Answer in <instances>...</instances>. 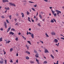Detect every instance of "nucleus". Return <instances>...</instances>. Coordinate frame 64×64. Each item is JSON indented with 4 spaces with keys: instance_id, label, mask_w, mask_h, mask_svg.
<instances>
[{
    "instance_id": "1",
    "label": "nucleus",
    "mask_w": 64,
    "mask_h": 64,
    "mask_svg": "<svg viewBox=\"0 0 64 64\" xmlns=\"http://www.w3.org/2000/svg\"><path fill=\"white\" fill-rule=\"evenodd\" d=\"M55 11L56 12H57V15H58L60 13H61V12L58 10H56Z\"/></svg>"
},
{
    "instance_id": "2",
    "label": "nucleus",
    "mask_w": 64,
    "mask_h": 64,
    "mask_svg": "<svg viewBox=\"0 0 64 64\" xmlns=\"http://www.w3.org/2000/svg\"><path fill=\"white\" fill-rule=\"evenodd\" d=\"M9 4H10V5H11L12 6H16V5H15L12 2H10L9 3Z\"/></svg>"
},
{
    "instance_id": "3",
    "label": "nucleus",
    "mask_w": 64,
    "mask_h": 64,
    "mask_svg": "<svg viewBox=\"0 0 64 64\" xmlns=\"http://www.w3.org/2000/svg\"><path fill=\"white\" fill-rule=\"evenodd\" d=\"M44 53H49V51L48 50H47V49H45L44 50Z\"/></svg>"
},
{
    "instance_id": "4",
    "label": "nucleus",
    "mask_w": 64,
    "mask_h": 64,
    "mask_svg": "<svg viewBox=\"0 0 64 64\" xmlns=\"http://www.w3.org/2000/svg\"><path fill=\"white\" fill-rule=\"evenodd\" d=\"M58 40L56 39H55L54 40V42H55V43H56L58 42Z\"/></svg>"
},
{
    "instance_id": "5",
    "label": "nucleus",
    "mask_w": 64,
    "mask_h": 64,
    "mask_svg": "<svg viewBox=\"0 0 64 64\" xmlns=\"http://www.w3.org/2000/svg\"><path fill=\"white\" fill-rule=\"evenodd\" d=\"M2 1L3 3H5L6 2H8V0H2Z\"/></svg>"
},
{
    "instance_id": "6",
    "label": "nucleus",
    "mask_w": 64,
    "mask_h": 64,
    "mask_svg": "<svg viewBox=\"0 0 64 64\" xmlns=\"http://www.w3.org/2000/svg\"><path fill=\"white\" fill-rule=\"evenodd\" d=\"M51 34H52V35H56V34L54 32H52L51 33Z\"/></svg>"
},
{
    "instance_id": "7",
    "label": "nucleus",
    "mask_w": 64,
    "mask_h": 64,
    "mask_svg": "<svg viewBox=\"0 0 64 64\" xmlns=\"http://www.w3.org/2000/svg\"><path fill=\"white\" fill-rule=\"evenodd\" d=\"M11 27H10L9 28H8L7 30V32L8 33L9 32V31H10V29H11Z\"/></svg>"
},
{
    "instance_id": "8",
    "label": "nucleus",
    "mask_w": 64,
    "mask_h": 64,
    "mask_svg": "<svg viewBox=\"0 0 64 64\" xmlns=\"http://www.w3.org/2000/svg\"><path fill=\"white\" fill-rule=\"evenodd\" d=\"M10 34H12V35H13L14 34V33L13 32H10L9 33Z\"/></svg>"
},
{
    "instance_id": "9",
    "label": "nucleus",
    "mask_w": 64,
    "mask_h": 64,
    "mask_svg": "<svg viewBox=\"0 0 64 64\" xmlns=\"http://www.w3.org/2000/svg\"><path fill=\"white\" fill-rule=\"evenodd\" d=\"M31 36L32 39H33V38H34V34H31Z\"/></svg>"
},
{
    "instance_id": "10",
    "label": "nucleus",
    "mask_w": 64,
    "mask_h": 64,
    "mask_svg": "<svg viewBox=\"0 0 64 64\" xmlns=\"http://www.w3.org/2000/svg\"><path fill=\"white\" fill-rule=\"evenodd\" d=\"M21 15H22V17L23 18L24 17V14H23V13L22 12L21 13Z\"/></svg>"
},
{
    "instance_id": "11",
    "label": "nucleus",
    "mask_w": 64,
    "mask_h": 64,
    "mask_svg": "<svg viewBox=\"0 0 64 64\" xmlns=\"http://www.w3.org/2000/svg\"><path fill=\"white\" fill-rule=\"evenodd\" d=\"M50 57L52 58L53 59H54V57L53 56V55H52V54H51L50 55Z\"/></svg>"
},
{
    "instance_id": "12",
    "label": "nucleus",
    "mask_w": 64,
    "mask_h": 64,
    "mask_svg": "<svg viewBox=\"0 0 64 64\" xmlns=\"http://www.w3.org/2000/svg\"><path fill=\"white\" fill-rule=\"evenodd\" d=\"M39 56V54H37L35 55V56L36 58H38L39 56Z\"/></svg>"
},
{
    "instance_id": "13",
    "label": "nucleus",
    "mask_w": 64,
    "mask_h": 64,
    "mask_svg": "<svg viewBox=\"0 0 64 64\" xmlns=\"http://www.w3.org/2000/svg\"><path fill=\"white\" fill-rule=\"evenodd\" d=\"M51 11L52 12V13L53 14H54V13L55 12L54 11H53V10L51 9Z\"/></svg>"
},
{
    "instance_id": "14",
    "label": "nucleus",
    "mask_w": 64,
    "mask_h": 64,
    "mask_svg": "<svg viewBox=\"0 0 64 64\" xmlns=\"http://www.w3.org/2000/svg\"><path fill=\"white\" fill-rule=\"evenodd\" d=\"M45 35L46 36V37H49V36L48 35V34H47V33H45Z\"/></svg>"
},
{
    "instance_id": "15",
    "label": "nucleus",
    "mask_w": 64,
    "mask_h": 64,
    "mask_svg": "<svg viewBox=\"0 0 64 64\" xmlns=\"http://www.w3.org/2000/svg\"><path fill=\"white\" fill-rule=\"evenodd\" d=\"M59 61L58 60H57L56 62V63L55 62H54V64H59Z\"/></svg>"
},
{
    "instance_id": "16",
    "label": "nucleus",
    "mask_w": 64,
    "mask_h": 64,
    "mask_svg": "<svg viewBox=\"0 0 64 64\" xmlns=\"http://www.w3.org/2000/svg\"><path fill=\"white\" fill-rule=\"evenodd\" d=\"M4 9L6 10H9V9H10V8H9V7H8V8H5Z\"/></svg>"
},
{
    "instance_id": "17",
    "label": "nucleus",
    "mask_w": 64,
    "mask_h": 64,
    "mask_svg": "<svg viewBox=\"0 0 64 64\" xmlns=\"http://www.w3.org/2000/svg\"><path fill=\"white\" fill-rule=\"evenodd\" d=\"M47 62L45 61L44 62H43V64H47Z\"/></svg>"
},
{
    "instance_id": "18",
    "label": "nucleus",
    "mask_w": 64,
    "mask_h": 64,
    "mask_svg": "<svg viewBox=\"0 0 64 64\" xmlns=\"http://www.w3.org/2000/svg\"><path fill=\"white\" fill-rule=\"evenodd\" d=\"M36 62H37L38 63V64H39V60H37V58L36 59Z\"/></svg>"
},
{
    "instance_id": "19",
    "label": "nucleus",
    "mask_w": 64,
    "mask_h": 64,
    "mask_svg": "<svg viewBox=\"0 0 64 64\" xmlns=\"http://www.w3.org/2000/svg\"><path fill=\"white\" fill-rule=\"evenodd\" d=\"M26 53H27V54H30V52H28V51H26Z\"/></svg>"
},
{
    "instance_id": "20",
    "label": "nucleus",
    "mask_w": 64,
    "mask_h": 64,
    "mask_svg": "<svg viewBox=\"0 0 64 64\" xmlns=\"http://www.w3.org/2000/svg\"><path fill=\"white\" fill-rule=\"evenodd\" d=\"M26 14L27 15H29L30 14V12H29L28 11H27L26 12Z\"/></svg>"
},
{
    "instance_id": "21",
    "label": "nucleus",
    "mask_w": 64,
    "mask_h": 64,
    "mask_svg": "<svg viewBox=\"0 0 64 64\" xmlns=\"http://www.w3.org/2000/svg\"><path fill=\"white\" fill-rule=\"evenodd\" d=\"M28 21L29 22H31V20H30V18L28 17Z\"/></svg>"
},
{
    "instance_id": "22",
    "label": "nucleus",
    "mask_w": 64,
    "mask_h": 64,
    "mask_svg": "<svg viewBox=\"0 0 64 64\" xmlns=\"http://www.w3.org/2000/svg\"><path fill=\"white\" fill-rule=\"evenodd\" d=\"M39 17L41 19H42V16L40 14H39Z\"/></svg>"
},
{
    "instance_id": "23",
    "label": "nucleus",
    "mask_w": 64,
    "mask_h": 64,
    "mask_svg": "<svg viewBox=\"0 0 64 64\" xmlns=\"http://www.w3.org/2000/svg\"><path fill=\"white\" fill-rule=\"evenodd\" d=\"M53 14L54 17H56V16L57 15V14L56 13H54V14Z\"/></svg>"
},
{
    "instance_id": "24",
    "label": "nucleus",
    "mask_w": 64,
    "mask_h": 64,
    "mask_svg": "<svg viewBox=\"0 0 64 64\" xmlns=\"http://www.w3.org/2000/svg\"><path fill=\"white\" fill-rule=\"evenodd\" d=\"M27 42L28 43H29L30 45H31V42H30V41H28Z\"/></svg>"
},
{
    "instance_id": "25",
    "label": "nucleus",
    "mask_w": 64,
    "mask_h": 64,
    "mask_svg": "<svg viewBox=\"0 0 64 64\" xmlns=\"http://www.w3.org/2000/svg\"><path fill=\"white\" fill-rule=\"evenodd\" d=\"M32 9L34 11H36V10H35V9L34 8H32Z\"/></svg>"
},
{
    "instance_id": "26",
    "label": "nucleus",
    "mask_w": 64,
    "mask_h": 64,
    "mask_svg": "<svg viewBox=\"0 0 64 64\" xmlns=\"http://www.w3.org/2000/svg\"><path fill=\"white\" fill-rule=\"evenodd\" d=\"M12 17V16H11V15H10L9 16V17L10 19V20H11V19H12L11 17Z\"/></svg>"
},
{
    "instance_id": "27",
    "label": "nucleus",
    "mask_w": 64,
    "mask_h": 64,
    "mask_svg": "<svg viewBox=\"0 0 64 64\" xmlns=\"http://www.w3.org/2000/svg\"><path fill=\"white\" fill-rule=\"evenodd\" d=\"M13 51V48H11L10 49V52H12Z\"/></svg>"
},
{
    "instance_id": "28",
    "label": "nucleus",
    "mask_w": 64,
    "mask_h": 64,
    "mask_svg": "<svg viewBox=\"0 0 64 64\" xmlns=\"http://www.w3.org/2000/svg\"><path fill=\"white\" fill-rule=\"evenodd\" d=\"M26 47H27L28 49H29V46H27V44H26Z\"/></svg>"
},
{
    "instance_id": "29",
    "label": "nucleus",
    "mask_w": 64,
    "mask_h": 64,
    "mask_svg": "<svg viewBox=\"0 0 64 64\" xmlns=\"http://www.w3.org/2000/svg\"><path fill=\"white\" fill-rule=\"evenodd\" d=\"M0 42H2V38H0Z\"/></svg>"
},
{
    "instance_id": "30",
    "label": "nucleus",
    "mask_w": 64,
    "mask_h": 64,
    "mask_svg": "<svg viewBox=\"0 0 64 64\" xmlns=\"http://www.w3.org/2000/svg\"><path fill=\"white\" fill-rule=\"evenodd\" d=\"M50 22L52 23H54V21H53V19L52 20L50 21Z\"/></svg>"
},
{
    "instance_id": "31",
    "label": "nucleus",
    "mask_w": 64,
    "mask_h": 64,
    "mask_svg": "<svg viewBox=\"0 0 64 64\" xmlns=\"http://www.w3.org/2000/svg\"><path fill=\"white\" fill-rule=\"evenodd\" d=\"M11 31H15V29L14 28H12L11 29Z\"/></svg>"
},
{
    "instance_id": "32",
    "label": "nucleus",
    "mask_w": 64,
    "mask_h": 64,
    "mask_svg": "<svg viewBox=\"0 0 64 64\" xmlns=\"http://www.w3.org/2000/svg\"><path fill=\"white\" fill-rule=\"evenodd\" d=\"M10 42H11V41H8V42H6V43H9Z\"/></svg>"
},
{
    "instance_id": "33",
    "label": "nucleus",
    "mask_w": 64,
    "mask_h": 64,
    "mask_svg": "<svg viewBox=\"0 0 64 64\" xmlns=\"http://www.w3.org/2000/svg\"><path fill=\"white\" fill-rule=\"evenodd\" d=\"M0 63H1V64H2L3 63V61L0 60Z\"/></svg>"
},
{
    "instance_id": "34",
    "label": "nucleus",
    "mask_w": 64,
    "mask_h": 64,
    "mask_svg": "<svg viewBox=\"0 0 64 64\" xmlns=\"http://www.w3.org/2000/svg\"><path fill=\"white\" fill-rule=\"evenodd\" d=\"M26 59L28 60L29 59V58L28 56H26Z\"/></svg>"
},
{
    "instance_id": "35",
    "label": "nucleus",
    "mask_w": 64,
    "mask_h": 64,
    "mask_svg": "<svg viewBox=\"0 0 64 64\" xmlns=\"http://www.w3.org/2000/svg\"><path fill=\"white\" fill-rule=\"evenodd\" d=\"M6 22H7V23H9V21L8 20H6Z\"/></svg>"
},
{
    "instance_id": "36",
    "label": "nucleus",
    "mask_w": 64,
    "mask_h": 64,
    "mask_svg": "<svg viewBox=\"0 0 64 64\" xmlns=\"http://www.w3.org/2000/svg\"><path fill=\"white\" fill-rule=\"evenodd\" d=\"M28 2H29V3H33V2H31V1H28Z\"/></svg>"
},
{
    "instance_id": "37",
    "label": "nucleus",
    "mask_w": 64,
    "mask_h": 64,
    "mask_svg": "<svg viewBox=\"0 0 64 64\" xmlns=\"http://www.w3.org/2000/svg\"><path fill=\"white\" fill-rule=\"evenodd\" d=\"M59 43H58V44H56V45H57V46H59Z\"/></svg>"
},
{
    "instance_id": "38",
    "label": "nucleus",
    "mask_w": 64,
    "mask_h": 64,
    "mask_svg": "<svg viewBox=\"0 0 64 64\" xmlns=\"http://www.w3.org/2000/svg\"><path fill=\"white\" fill-rule=\"evenodd\" d=\"M38 26H39V27H41V26H40V24H38Z\"/></svg>"
},
{
    "instance_id": "39",
    "label": "nucleus",
    "mask_w": 64,
    "mask_h": 64,
    "mask_svg": "<svg viewBox=\"0 0 64 64\" xmlns=\"http://www.w3.org/2000/svg\"><path fill=\"white\" fill-rule=\"evenodd\" d=\"M16 41H18V38H16Z\"/></svg>"
},
{
    "instance_id": "40",
    "label": "nucleus",
    "mask_w": 64,
    "mask_h": 64,
    "mask_svg": "<svg viewBox=\"0 0 64 64\" xmlns=\"http://www.w3.org/2000/svg\"><path fill=\"white\" fill-rule=\"evenodd\" d=\"M34 53H36L37 52V51L35 50H34Z\"/></svg>"
},
{
    "instance_id": "41",
    "label": "nucleus",
    "mask_w": 64,
    "mask_h": 64,
    "mask_svg": "<svg viewBox=\"0 0 64 64\" xmlns=\"http://www.w3.org/2000/svg\"><path fill=\"white\" fill-rule=\"evenodd\" d=\"M10 62L11 63H13V60H10Z\"/></svg>"
},
{
    "instance_id": "42",
    "label": "nucleus",
    "mask_w": 64,
    "mask_h": 64,
    "mask_svg": "<svg viewBox=\"0 0 64 64\" xmlns=\"http://www.w3.org/2000/svg\"><path fill=\"white\" fill-rule=\"evenodd\" d=\"M53 20L55 22H56V20L54 18H53Z\"/></svg>"
},
{
    "instance_id": "43",
    "label": "nucleus",
    "mask_w": 64,
    "mask_h": 64,
    "mask_svg": "<svg viewBox=\"0 0 64 64\" xmlns=\"http://www.w3.org/2000/svg\"><path fill=\"white\" fill-rule=\"evenodd\" d=\"M18 53H17L16 54V56H18Z\"/></svg>"
},
{
    "instance_id": "44",
    "label": "nucleus",
    "mask_w": 64,
    "mask_h": 64,
    "mask_svg": "<svg viewBox=\"0 0 64 64\" xmlns=\"http://www.w3.org/2000/svg\"><path fill=\"white\" fill-rule=\"evenodd\" d=\"M4 61H5V64H6V63H7V62H6L7 60H4Z\"/></svg>"
},
{
    "instance_id": "45",
    "label": "nucleus",
    "mask_w": 64,
    "mask_h": 64,
    "mask_svg": "<svg viewBox=\"0 0 64 64\" xmlns=\"http://www.w3.org/2000/svg\"><path fill=\"white\" fill-rule=\"evenodd\" d=\"M40 42L42 43V44H43V41L40 40Z\"/></svg>"
},
{
    "instance_id": "46",
    "label": "nucleus",
    "mask_w": 64,
    "mask_h": 64,
    "mask_svg": "<svg viewBox=\"0 0 64 64\" xmlns=\"http://www.w3.org/2000/svg\"><path fill=\"white\" fill-rule=\"evenodd\" d=\"M4 25L5 26L7 25V23H6V22H5L4 23Z\"/></svg>"
},
{
    "instance_id": "47",
    "label": "nucleus",
    "mask_w": 64,
    "mask_h": 64,
    "mask_svg": "<svg viewBox=\"0 0 64 64\" xmlns=\"http://www.w3.org/2000/svg\"><path fill=\"white\" fill-rule=\"evenodd\" d=\"M0 30H1V31H3V29L2 28H1L0 29Z\"/></svg>"
},
{
    "instance_id": "48",
    "label": "nucleus",
    "mask_w": 64,
    "mask_h": 64,
    "mask_svg": "<svg viewBox=\"0 0 64 64\" xmlns=\"http://www.w3.org/2000/svg\"><path fill=\"white\" fill-rule=\"evenodd\" d=\"M34 7H37V5H36L34 6Z\"/></svg>"
},
{
    "instance_id": "49",
    "label": "nucleus",
    "mask_w": 64,
    "mask_h": 64,
    "mask_svg": "<svg viewBox=\"0 0 64 64\" xmlns=\"http://www.w3.org/2000/svg\"><path fill=\"white\" fill-rule=\"evenodd\" d=\"M16 16H18V14L17 13H16Z\"/></svg>"
},
{
    "instance_id": "50",
    "label": "nucleus",
    "mask_w": 64,
    "mask_h": 64,
    "mask_svg": "<svg viewBox=\"0 0 64 64\" xmlns=\"http://www.w3.org/2000/svg\"><path fill=\"white\" fill-rule=\"evenodd\" d=\"M1 17L2 18H5L4 16H2Z\"/></svg>"
},
{
    "instance_id": "51",
    "label": "nucleus",
    "mask_w": 64,
    "mask_h": 64,
    "mask_svg": "<svg viewBox=\"0 0 64 64\" xmlns=\"http://www.w3.org/2000/svg\"><path fill=\"white\" fill-rule=\"evenodd\" d=\"M44 0L45 2H47L48 1V0Z\"/></svg>"
},
{
    "instance_id": "52",
    "label": "nucleus",
    "mask_w": 64,
    "mask_h": 64,
    "mask_svg": "<svg viewBox=\"0 0 64 64\" xmlns=\"http://www.w3.org/2000/svg\"><path fill=\"white\" fill-rule=\"evenodd\" d=\"M16 63H17L18 62V60H17L16 61Z\"/></svg>"
},
{
    "instance_id": "53",
    "label": "nucleus",
    "mask_w": 64,
    "mask_h": 64,
    "mask_svg": "<svg viewBox=\"0 0 64 64\" xmlns=\"http://www.w3.org/2000/svg\"><path fill=\"white\" fill-rule=\"evenodd\" d=\"M28 34H32V33H31V32H28Z\"/></svg>"
},
{
    "instance_id": "54",
    "label": "nucleus",
    "mask_w": 64,
    "mask_h": 64,
    "mask_svg": "<svg viewBox=\"0 0 64 64\" xmlns=\"http://www.w3.org/2000/svg\"><path fill=\"white\" fill-rule=\"evenodd\" d=\"M4 55H5V54H6V52H5L4 51Z\"/></svg>"
},
{
    "instance_id": "55",
    "label": "nucleus",
    "mask_w": 64,
    "mask_h": 64,
    "mask_svg": "<svg viewBox=\"0 0 64 64\" xmlns=\"http://www.w3.org/2000/svg\"><path fill=\"white\" fill-rule=\"evenodd\" d=\"M60 38L62 39H63V40H64V38Z\"/></svg>"
},
{
    "instance_id": "56",
    "label": "nucleus",
    "mask_w": 64,
    "mask_h": 64,
    "mask_svg": "<svg viewBox=\"0 0 64 64\" xmlns=\"http://www.w3.org/2000/svg\"><path fill=\"white\" fill-rule=\"evenodd\" d=\"M1 59L2 60V61L3 60V58H1Z\"/></svg>"
},
{
    "instance_id": "57",
    "label": "nucleus",
    "mask_w": 64,
    "mask_h": 64,
    "mask_svg": "<svg viewBox=\"0 0 64 64\" xmlns=\"http://www.w3.org/2000/svg\"><path fill=\"white\" fill-rule=\"evenodd\" d=\"M27 35H28L29 34V33H28V31L27 32V33L26 34Z\"/></svg>"
},
{
    "instance_id": "58",
    "label": "nucleus",
    "mask_w": 64,
    "mask_h": 64,
    "mask_svg": "<svg viewBox=\"0 0 64 64\" xmlns=\"http://www.w3.org/2000/svg\"><path fill=\"white\" fill-rule=\"evenodd\" d=\"M18 24L17 23H16V25H18Z\"/></svg>"
},
{
    "instance_id": "59",
    "label": "nucleus",
    "mask_w": 64,
    "mask_h": 64,
    "mask_svg": "<svg viewBox=\"0 0 64 64\" xmlns=\"http://www.w3.org/2000/svg\"><path fill=\"white\" fill-rule=\"evenodd\" d=\"M55 51L56 52H58V50H55Z\"/></svg>"
},
{
    "instance_id": "60",
    "label": "nucleus",
    "mask_w": 64,
    "mask_h": 64,
    "mask_svg": "<svg viewBox=\"0 0 64 64\" xmlns=\"http://www.w3.org/2000/svg\"><path fill=\"white\" fill-rule=\"evenodd\" d=\"M14 20H15V21H17V19H14Z\"/></svg>"
},
{
    "instance_id": "61",
    "label": "nucleus",
    "mask_w": 64,
    "mask_h": 64,
    "mask_svg": "<svg viewBox=\"0 0 64 64\" xmlns=\"http://www.w3.org/2000/svg\"><path fill=\"white\" fill-rule=\"evenodd\" d=\"M5 28H7V25L5 26Z\"/></svg>"
},
{
    "instance_id": "62",
    "label": "nucleus",
    "mask_w": 64,
    "mask_h": 64,
    "mask_svg": "<svg viewBox=\"0 0 64 64\" xmlns=\"http://www.w3.org/2000/svg\"><path fill=\"white\" fill-rule=\"evenodd\" d=\"M30 63H34V62H30Z\"/></svg>"
},
{
    "instance_id": "63",
    "label": "nucleus",
    "mask_w": 64,
    "mask_h": 64,
    "mask_svg": "<svg viewBox=\"0 0 64 64\" xmlns=\"http://www.w3.org/2000/svg\"><path fill=\"white\" fill-rule=\"evenodd\" d=\"M38 20V18H36V21H37Z\"/></svg>"
},
{
    "instance_id": "64",
    "label": "nucleus",
    "mask_w": 64,
    "mask_h": 64,
    "mask_svg": "<svg viewBox=\"0 0 64 64\" xmlns=\"http://www.w3.org/2000/svg\"><path fill=\"white\" fill-rule=\"evenodd\" d=\"M50 9H52V8L51 7H50Z\"/></svg>"
}]
</instances>
